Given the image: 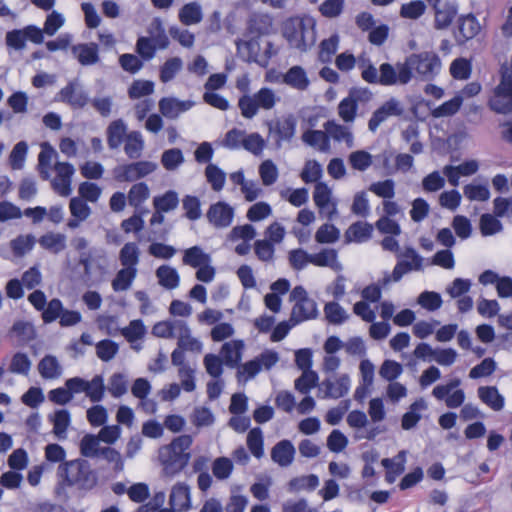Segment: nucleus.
<instances>
[{
  "mask_svg": "<svg viewBox=\"0 0 512 512\" xmlns=\"http://www.w3.org/2000/svg\"><path fill=\"white\" fill-rule=\"evenodd\" d=\"M65 449L56 443L45 447V459L51 463H60L57 476L61 487H76L79 490H90L96 485V473L85 459L64 461Z\"/></svg>",
  "mask_w": 512,
  "mask_h": 512,
  "instance_id": "nucleus-1",
  "label": "nucleus"
},
{
  "mask_svg": "<svg viewBox=\"0 0 512 512\" xmlns=\"http://www.w3.org/2000/svg\"><path fill=\"white\" fill-rule=\"evenodd\" d=\"M399 85H407L415 76L422 81L433 80L441 69L439 56L432 51L413 53L404 62H397Z\"/></svg>",
  "mask_w": 512,
  "mask_h": 512,
  "instance_id": "nucleus-2",
  "label": "nucleus"
},
{
  "mask_svg": "<svg viewBox=\"0 0 512 512\" xmlns=\"http://www.w3.org/2000/svg\"><path fill=\"white\" fill-rule=\"evenodd\" d=\"M192 443V437L184 434L174 438L160 449L161 463L167 475L175 476L186 468L191 458L189 450Z\"/></svg>",
  "mask_w": 512,
  "mask_h": 512,
  "instance_id": "nucleus-3",
  "label": "nucleus"
},
{
  "mask_svg": "<svg viewBox=\"0 0 512 512\" xmlns=\"http://www.w3.org/2000/svg\"><path fill=\"white\" fill-rule=\"evenodd\" d=\"M358 66L361 70L362 79L369 84H379L381 86L399 85L396 65L385 62L377 70L369 59H361Z\"/></svg>",
  "mask_w": 512,
  "mask_h": 512,
  "instance_id": "nucleus-4",
  "label": "nucleus"
},
{
  "mask_svg": "<svg viewBox=\"0 0 512 512\" xmlns=\"http://www.w3.org/2000/svg\"><path fill=\"white\" fill-rule=\"evenodd\" d=\"M276 101L275 92L268 87H262L253 96H241L238 100V107L244 118L251 119L258 113L259 109H272Z\"/></svg>",
  "mask_w": 512,
  "mask_h": 512,
  "instance_id": "nucleus-5",
  "label": "nucleus"
},
{
  "mask_svg": "<svg viewBox=\"0 0 512 512\" xmlns=\"http://www.w3.org/2000/svg\"><path fill=\"white\" fill-rule=\"evenodd\" d=\"M313 38V26H309L307 21L301 17H291L283 24V36L292 48L300 51H306L309 46L308 36Z\"/></svg>",
  "mask_w": 512,
  "mask_h": 512,
  "instance_id": "nucleus-6",
  "label": "nucleus"
},
{
  "mask_svg": "<svg viewBox=\"0 0 512 512\" xmlns=\"http://www.w3.org/2000/svg\"><path fill=\"white\" fill-rule=\"evenodd\" d=\"M290 297L295 301L292 308L291 320L300 323L315 319L318 315L316 302L308 297L307 291L302 286H296L291 291Z\"/></svg>",
  "mask_w": 512,
  "mask_h": 512,
  "instance_id": "nucleus-7",
  "label": "nucleus"
},
{
  "mask_svg": "<svg viewBox=\"0 0 512 512\" xmlns=\"http://www.w3.org/2000/svg\"><path fill=\"white\" fill-rule=\"evenodd\" d=\"M268 138L271 139L277 148H281L283 143L290 142L296 133L297 119L289 114L278 117L267 123Z\"/></svg>",
  "mask_w": 512,
  "mask_h": 512,
  "instance_id": "nucleus-8",
  "label": "nucleus"
},
{
  "mask_svg": "<svg viewBox=\"0 0 512 512\" xmlns=\"http://www.w3.org/2000/svg\"><path fill=\"white\" fill-rule=\"evenodd\" d=\"M404 113L401 102L391 97L378 107L368 121V128L371 132H376L378 127L391 116H401Z\"/></svg>",
  "mask_w": 512,
  "mask_h": 512,
  "instance_id": "nucleus-9",
  "label": "nucleus"
},
{
  "mask_svg": "<svg viewBox=\"0 0 512 512\" xmlns=\"http://www.w3.org/2000/svg\"><path fill=\"white\" fill-rule=\"evenodd\" d=\"M234 208L224 201L211 204L207 210L208 222L217 229L227 228L234 219Z\"/></svg>",
  "mask_w": 512,
  "mask_h": 512,
  "instance_id": "nucleus-10",
  "label": "nucleus"
},
{
  "mask_svg": "<svg viewBox=\"0 0 512 512\" xmlns=\"http://www.w3.org/2000/svg\"><path fill=\"white\" fill-rule=\"evenodd\" d=\"M156 168V164L150 161L124 164L118 169V179L127 182L137 181L154 172Z\"/></svg>",
  "mask_w": 512,
  "mask_h": 512,
  "instance_id": "nucleus-11",
  "label": "nucleus"
},
{
  "mask_svg": "<svg viewBox=\"0 0 512 512\" xmlns=\"http://www.w3.org/2000/svg\"><path fill=\"white\" fill-rule=\"evenodd\" d=\"M54 169L56 175L51 182L54 191L60 196H69L71 194V179L75 171L73 165L68 162H57Z\"/></svg>",
  "mask_w": 512,
  "mask_h": 512,
  "instance_id": "nucleus-12",
  "label": "nucleus"
},
{
  "mask_svg": "<svg viewBox=\"0 0 512 512\" xmlns=\"http://www.w3.org/2000/svg\"><path fill=\"white\" fill-rule=\"evenodd\" d=\"M169 505L177 512H187L191 509V492L188 484L178 482L172 487Z\"/></svg>",
  "mask_w": 512,
  "mask_h": 512,
  "instance_id": "nucleus-13",
  "label": "nucleus"
},
{
  "mask_svg": "<svg viewBox=\"0 0 512 512\" xmlns=\"http://www.w3.org/2000/svg\"><path fill=\"white\" fill-rule=\"evenodd\" d=\"M457 38L460 43H464L476 37L481 31V25L473 14L462 15L457 22Z\"/></svg>",
  "mask_w": 512,
  "mask_h": 512,
  "instance_id": "nucleus-14",
  "label": "nucleus"
},
{
  "mask_svg": "<svg viewBox=\"0 0 512 512\" xmlns=\"http://www.w3.org/2000/svg\"><path fill=\"white\" fill-rule=\"evenodd\" d=\"M407 453L401 450L393 458H384L381 460V465L385 468V480L387 483L392 484L396 481L405 471Z\"/></svg>",
  "mask_w": 512,
  "mask_h": 512,
  "instance_id": "nucleus-15",
  "label": "nucleus"
},
{
  "mask_svg": "<svg viewBox=\"0 0 512 512\" xmlns=\"http://www.w3.org/2000/svg\"><path fill=\"white\" fill-rule=\"evenodd\" d=\"M181 331L187 333V323L183 320L160 321L152 328V333L161 338H178Z\"/></svg>",
  "mask_w": 512,
  "mask_h": 512,
  "instance_id": "nucleus-16",
  "label": "nucleus"
},
{
  "mask_svg": "<svg viewBox=\"0 0 512 512\" xmlns=\"http://www.w3.org/2000/svg\"><path fill=\"white\" fill-rule=\"evenodd\" d=\"M434 10V28L436 30L447 29L453 22L458 13L457 6L446 2L439 5Z\"/></svg>",
  "mask_w": 512,
  "mask_h": 512,
  "instance_id": "nucleus-17",
  "label": "nucleus"
},
{
  "mask_svg": "<svg viewBox=\"0 0 512 512\" xmlns=\"http://www.w3.org/2000/svg\"><path fill=\"white\" fill-rule=\"evenodd\" d=\"M295 456V448L291 441L281 440L271 450V458L281 467L289 466Z\"/></svg>",
  "mask_w": 512,
  "mask_h": 512,
  "instance_id": "nucleus-18",
  "label": "nucleus"
},
{
  "mask_svg": "<svg viewBox=\"0 0 512 512\" xmlns=\"http://www.w3.org/2000/svg\"><path fill=\"white\" fill-rule=\"evenodd\" d=\"M65 386L71 392V396L76 393H85L92 402H96V376L90 381L74 377L66 381Z\"/></svg>",
  "mask_w": 512,
  "mask_h": 512,
  "instance_id": "nucleus-19",
  "label": "nucleus"
},
{
  "mask_svg": "<svg viewBox=\"0 0 512 512\" xmlns=\"http://www.w3.org/2000/svg\"><path fill=\"white\" fill-rule=\"evenodd\" d=\"M322 386L325 388V394L329 398L338 399L345 396L350 388V379L347 375H342L333 380L326 379Z\"/></svg>",
  "mask_w": 512,
  "mask_h": 512,
  "instance_id": "nucleus-20",
  "label": "nucleus"
},
{
  "mask_svg": "<svg viewBox=\"0 0 512 512\" xmlns=\"http://www.w3.org/2000/svg\"><path fill=\"white\" fill-rule=\"evenodd\" d=\"M479 399L494 411L504 408L505 399L495 386H481L478 388Z\"/></svg>",
  "mask_w": 512,
  "mask_h": 512,
  "instance_id": "nucleus-21",
  "label": "nucleus"
},
{
  "mask_svg": "<svg viewBox=\"0 0 512 512\" xmlns=\"http://www.w3.org/2000/svg\"><path fill=\"white\" fill-rule=\"evenodd\" d=\"M283 82L297 90H306L310 84L306 71L301 66H292L283 75Z\"/></svg>",
  "mask_w": 512,
  "mask_h": 512,
  "instance_id": "nucleus-22",
  "label": "nucleus"
},
{
  "mask_svg": "<svg viewBox=\"0 0 512 512\" xmlns=\"http://www.w3.org/2000/svg\"><path fill=\"white\" fill-rule=\"evenodd\" d=\"M243 347V342L240 340L224 343L221 348V358L225 365L231 368L237 367L242 358Z\"/></svg>",
  "mask_w": 512,
  "mask_h": 512,
  "instance_id": "nucleus-23",
  "label": "nucleus"
},
{
  "mask_svg": "<svg viewBox=\"0 0 512 512\" xmlns=\"http://www.w3.org/2000/svg\"><path fill=\"white\" fill-rule=\"evenodd\" d=\"M302 141L322 152H327L330 149L329 135L326 130L308 129L302 134Z\"/></svg>",
  "mask_w": 512,
  "mask_h": 512,
  "instance_id": "nucleus-24",
  "label": "nucleus"
},
{
  "mask_svg": "<svg viewBox=\"0 0 512 512\" xmlns=\"http://www.w3.org/2000/svg\"><path fill=\"white\" fill-rule=\"evenodd\" d=\"M329 135L336 142H345L348 147L353 146V134L346 126L336 123L334 120H328L323 125Z\"/></svg>",
  "mask_w": 512,
  "mask_h": 512,
  "instance_id": "nucleus-25",
  "label": "nucleus"
},
{
  "mask_svg": "<svg viewBox=\"0 0 512 512\" xmlns=\"http://www.w3.org/2000/svg\"><path fill=\"white\" fill-rule=\"evenodd\" d=\"M179 21L186 26L195 25L202 21L203 12L199 3L189 2L184 4L178 13Z\"/></svg>",
  "mask_w": 512,
  "mask_h": 512,
  "instance_id": "nucleus-26",
  "label": "nucleus"
},
{
  "mask_svg": "<svg viewBox=\"0 0 512 512\" xmlns=\"http://www.w3.org/2000/svg\"><path fill=\"white\" fill-rule=\"evenodd\" d=\"M373 225L368 222L357 221L350 225L346 231V238L349 241L363 243L368 241L373 233Z\"/></svg>",
  "mask_w": 512,
  "mask_h": 512,
  "instance_id": "nucleus-27",
  "label": "nucleus"
},
{
  "mask_svg": "<svg viewBox=\"0 0 512 512\" xmlns=\"http://www.w3.org/2000/svg\"><path fill=\"white\" fill-rule=\"evenodd\" d=\"M150 196V189L145 182H138L133 184L127 194L128 204L135 210H139L142 205L148 200Z\"/></svg>",
  "mask_w": 512,
  "mask_h": 512,
  "instance_id": "nucleus-28",
  "label": "nucleus"
},
{
  "mask_svg": "<svg viewBox=\"0 0 512 512\" xmlns=\"http://www.w3.org/2000/svg\"><path fill=\"white\" fill-rule=\"evenodd\" d=\"M70 212L73 219L68 221L70 228H77L81 221H84L90 214V208L84 199L74 197L70 200Z\"/></svg>",
  "mask_w": 512,
  "mask_h": 512,
  "instance_id": "nucleus-29",
  "label": "nucleus"
},
{
  "mask_svg": "<svg viewBox=\"0 0 512 512\" xmlns=\"http://www.w3.org/2000/svg\"><path fill=\"white\" fill-rule=\"evenodd\" d=\"M156 277L159 285L168 290H173L179 286L180 276L177 270L168 265H161L156 269Z\"/></svg>",
  "mask_w": 512,
  "mask_h": 512,
  "instance_id": "nucleus-30",
  "label": "nucleus"
},
{
  "mask_svg": "<svg viewBox=\"0 0 512 512\" xmlns=\"http://www.w3.org/2000/svg\"><path fill=\"white\" fill-rule=\"evenodd\" d=\"M338 254L335 249H322L320 252L310 254V264L317 267H330L334 270H338L340 265L337 261Z\"/></svg>",
  "mask_w": 512,
  "mask_h": 512,
  "instance_id": "nucleus-31",
  "label": "nucleus"
},
{
  "mask_svg": "<svg viewBox=\"0 0 512 512\" xmlns=\"http://www.w3.org/2000/svg\"><path fill=\"white\" fill-rule=\"evenodd\" d=\"M144 149V140L139 131H131L125 137L124 151L130 159L140 157Z\"/></svg>",
  "mask_w": 512,
  "mask_h": 512,
  "instance_id": "nucleus-32",
  "label": "nucleus"
},
{
  "mask_svg": "<svg viewBox=\"0 0 512 512\" xmlns=\"http://www.w3.org/2000/svg\"><path fill=\"white\" fill-rule=\"evenodd\" d=\"M137 275V268L123 267L120 269L112 280V288L114 291H126L130 288Z\"/></svg>",
  "mask_w": 512,
  "mask_h": 512,
  "instance_id": "nucleus-33",
  "label": "nucleus"
},
{
  "mask_svg": "<svg viewBox=\"0 0 512 512\" xmlns=\"http://www.w3.org/2000/svg\"><path fill=\"white\" fill-rule=\"evenodd\" d=\"M38 242L42 248L55 254L61 252L66 247V238L60 233H46L39 238Z\"/></svg>",
  "mask_w": 512,
  "mask_h": 512,
  "instance_id": "nucleus-34",
  "label": "nucleus"
},
{
  "mask_svg": "<svg viewBox=\"0 0 512 512\" xmlns=\"http://www.w3.org/2000/svg\"><path fill=\"white\" fill-rule=\"evenodd\" d=\"M183 263L193 268H198L204 264H209L210 256L199 246H192L184 251Z\"/></svg>",
  "mask_w": 512,
  "mask_h": 512,
  "instance_id": "nucleus-35",
  "label": "nucleus"
},
{
  "mask_svg": "<svg viewBox=\"0 0 512 512\" xmlns=\"http://www.w3.org/2000/svg\"><path fill=\"white\" fill-rule=\"evenodd\" d=\"M38 370L44 379H54L61 374L59 362L57 358L52 355H46L40 360Z\"/></svg>",
  "mask_w": 512,
  "mask_h": 512,
  "instance_id": "nucleus-36",
  "label": "nucleus"
},
{
  "mask_svg": "<svg viewBox=\"0 0 512 512\" xmlns=\"http://www.w3.org/2000/svg\"><path fill=\"white\" fill-rule=\"evenodd\" d=\"M126 137V126L122 120L113 121L107 129V141L111 148H118Z\"/></svg>",
  "mask_w": 512,
  "mask_h": 512,
  "instance_id": "nucleus-37",
  "label": "nucleus"
},
{
  "mask_svg": "<svg viewBox=\"0 0 512 512\" xmlns=\"http://www.w3.org/2000/svg\"><path fill=\"white\" fill-rule=\"evenodd\" d=\"M179 204L178 194L169 190L161 196H156L153 199V206L156 212H169L174 210Z\"/></svg>",
  "mask_w": 512,
  "mask_h": 512,
  "instance_id": "nucleus-38",
  "label": "nucleus"
},
{
  "mask_svg": "<svg viewBox=\"0 0 512 512\" xmlns=\"http://www.w3.org/2000/svg\"><path fill=\"white\" fill-rule=\"evenodd\" d=\"M426 8L422 0L410 1L401 5L399 15L403 19L417 20L425 14Z\"/></svg>",
  "mask_w": 512,
  "mask_h": 512,
  "instance_id": "nucleus-39",
  "label": "nucleus"
},
{
  "mask_svg": "<svg viewBox=\"0 0 512 512\" xmlns=\"http://www.w3.org/2000/svg\"><path fill=\"white\" fill-rule=\"evenodd\" d=\"M139 248L136 243L128 242L120 250L119 259L123 267H135L139 262Z\"/></svg>",
  "mask_w": 512,
  "mask_h": 512,
  "instance_id": "nucleus-40",
  "label": "nucleus"
},
{
  "mask_svg": "<svg viewBox=\"0 0 512 512\" xmlns=\"http://www.w3.org/2000/svg\"><path fill=\"white\" fill-rule=\"evenodd\" d=\"M358 110L357 99L351 96L342 99L338 105L339 117L346 123L353 122Z\"/></svg>",
  "mask_w": 512,
  "mask_h": 512,
  "instance_id": "nucleus-41",
  "label": "nucleus"
},
{
  "mask_svg": "<svg viewBox=\"0 0 512 512\" xmlns=\"http://www.w3.org/2000/svg\"><path fill=\"white\" fill-rule=\"evenodd\" d=\"M186 109L185 103L175 98H162L159 101V110L167 118H176L180 112Z\"/></svg>",
  "mask_w": 512,
  "mask_h": 512,
  "instance_id": "nucleus-42",
  "label": "nucleus"
},
{
  "mask_svg": "<svg viewBox=\"0 0 512 512\" xmlns=\"http://www.w3.org/2000/svg\"><path fill=\"white\" fill-rule=\"evenodd\" d=\"M324 314L327 321L334 325H340L348 319L346 311L338 302L335 301L325 304Z\"/></svg>",
  "mask_w": 512,
  "mask_h": 512,
  "instance_id": "nucleus-43",
  "label": "nucleus"
},
{
  "mask_svg": "<svg viewBox=\"0 0 512 512\" xmlns=\"http://www.w3.org/2000/svg\"><path fill=\"white\" fill-rule=\"evenodd\" d=\"M318 380L319 377L315 371H302L301 376L295 380L294 386L298 392L307 395L318 385Z\"/></svg>",
  "mask_w": 512,
  "mask_h": 512,
  "instance_id": "nucleus-44",
  "label": "nucleus"
},
{
  "mask_svg": "<svg viewBox=\"0 0 512 512\" xmlns=\"http://www.w3.org/2000/svg\"><path fill=\"white\" fill-rule=\"evenodd\" d=\"M212 473L217 480L228 479L234 469L233 462L228 457H218L212 462Z\"/></svg>",
  "mask_w": 512,
  "mask_h": 512,
  "instance_id": "nucleus-45",
  "label": "nucleus"
},
{
  "mask_svg": "<svg viewBox=\"0 0 512 512\" xmlns=\"http://www.w3.org/2000/svg\"><path fill=\"white\" fill-rule=\"evenodd\" d=\"M319 485V478L315 474L295 477L289 481V489L291 491H313Z\"/></svg>",
  "mask_w": 512,
  "mask_h": 512,
  "instance_id": "nucleus-46",
  "label": "nucleus"
},
{
  "mask_svg": "<svg viewBox=\"0 0 512 512\" xmlns=\"http://www.w3.org/2000/svg\"><path fill=\"white\" fill-rule=\"evenodd\" d=\"M339 45V38L337 35H332L328 39L321 41L319 45V60L322 63H328L337 52Z\"/></svg>",
  "mask_w": 512,
  "mask_h": 512,
  "instance_id": "nucleus-47",
  "label": "nucleus"
},
{
  "mask_svg": "<svg viewBox=\"0 0 512 512\" xmlns=\"http://www.w3.org/2000/svg\"><path fill=\"white\" fill-rule=\"evenodd\" d=\"M263 434L260 428H253L247 435V446L252 455L261 458L264 454Z\"/></svg>",
  "mask_w": 512,
  "mask_h": 512,
  "instance_id": "nucleus-48",
  "label": "nucleus"
},
{
  "mask_svg": "<svg viewBox=\"0 0 512 512\" xmlns=\"http://www.w3.org/2000/svg\"><path fill=\"white\" fill-rule=\"evenodd\" d=\"M92 45L91 47L86 44L73 46L72 53L82 65L96 63V44Z\"/></svg>",
  "mask_w": 512,
  "mask_h": 512,
  "instance_id": "nucleus-49",
  "label": "nucleus"
},
{
  "mask_svg": "<svg viewBox=\"0 0 512 512\" xmlns=\"http://www.w3.org/2000/svg\"><path fill=\"white\" fill-rule=\"evenodd\" d=\"M205 176L214 191L219 192L223 189L226 175L218 166L208 164L205 169Z\"/></svg>",
  "mask_w": 512,
  "mask_h": 512,
  "instance_id": "nucleus-50",
  "label": "nucleus"
},
{
  "mask_svg": "<svg viewBox=\"0 0 512 512\" xmlns=\"http://www.w3.org/2000/svg\"><path fill=\"white\" fill-rule=\"evenodd\" d=\"M98 458H103L109 464H111L112 469L115 472H120L123 470L124 462L121 454L114 448L98 446Z\"/></svg>",
  "mask_w": 512,
  "mask_h": 512,
  "instance_id": "nucleus-51",
  "label": "nucleus"
},
{
  "mask_svg": "<svg viewBox=\"0 0 512 512\" xmlns=\"http://www.w3.org/2000/svg\"><path fill=\"white\" fill-rule=\"evenodd\" d=\"M472 72L471 62L465 58H456L450 65V74L454 79L467 80Z\"/></svg>",
  "mask_w": 512,
  "mask_h": 512,
  "instance_id": "nucleus-52",
  "label": "nucleus"
},
{
  "mask_svg": "<svg viewBox=\"0 0 512 512\" xmlns=\"http://www.w3.org/2000/svg\"><path fill=\"white\" fill-rule=\"evenodd\" d=\"M184 162V156L179 148H171L165 150L161 156V163L163 167L172 171L178 168Z\"/></svg>",
  "mask_w": 512,
  "mask_h": 512,
  "instance_id": "nucleus-53",
  "label": "nucleus"
},
{
  "mask_svg": "<svg viewBox=\"0 0 512 512\" xmlns=\"http://www.w3.org/2000/svg\"><path fill=\"white\" fill-rule=\"evenodd\" d=\"M61 99L74 107H83L87 103V98L78 93L72 83H69L60 91Z\"/></svg>",
  "mask_w": 512,
  "mask_h": 512,
  "instance_id": "nucleus-54",
  "label": "nucleus"
},
{
  "mask_svg": "<svg viewBox=\"0 0 512 512\" xmlns=\"http://www.w3.org/2000/svg\"><path fill=\"white\" fill-rule=\"evenodd\" d=\"M422 408H424V403L422 400L415 401L411 404L410 410L404 413L402 416L401 426L404 430H410L417 425L421 419V415L417 411Z\"/></svg>",
  "mask_w": 512,
  "mask_h": 512,
  "instance_id": "nucleus-55",
  "label": "nucleus"
},
{
  "mask_svg": "<svg viewBox=\"0 0 512 512\" xmlns=\"http://www.w3.org/2000/svg\"><path fill=\"white\" fill-rule=\"evenodd\" d=\"M55 156V151L53 148L45 144L38 155V166L40 169V174L43 179L49 178V170L52 167V161Z\"/></svg>",
  "mask_w": 512,
  "mask_h": 512,
  "instance_id": "nucleus-56",
  "label": "nucleus"
},
{
  "mask_svg": "<svg viewBox=\"0 0 512 512\" xmlns=\"http://www.w3.org/2000/svg\"><path fill=\"white\" fill-rule=\"evenodd\" d=\"M497 218L495 214L488 213L480 217V231L483 236L494 235L502 230V223Z\"/></svg>",
  "mask_w": 512,
  "mask_h": 512,
  "instance_id": "nucleus-57",
  "label": "nucleus"
},
{
  "mask_svg": "<svg viewBox=\"0 0 512 512\" xmlns=\"http://www.w3.org/2000/svg\"><path fill=\"white\" fill-rule=\"evenodd\" d=\"M182 61L179 57H173L165 61L160 68V80L163 83L171 81L181 70Z\"/></svg>",
  "mask_w": 512,
  "mask_h": 512,
  "instance_id": "nucleus-58",
  "label": "nucleus"
},
{
  "mask_svg": "<svg viewBox=\"0 0 512 512\" xmlns=\"http://www.w3.org/2000/svg\"><path fill=\"white\" fill-rule=\"evenodd\" d=\"M339 230L333 224L321 225L315 234V240L320 244L334 243L339 239Z\"/></svg>",
  "mask_w": 512,
  "mask_h": 512,
  "instance_id": "nucleus-59",
  "label": "nucleus"
},
{
  "mask_svg": "<svg viewBox=\"0 0 512 512\" xmlns=\"http://www.w3.org/2000/svg\"><path fill=\"white\" fill-rule=\"evenodd\" d=\"M63 304L60 299L53 298L45 306L42 311V320L44 323H52L60 318L63 312Z\"/></svg>",
  "mask_w": 512,
  "mask_h": 512,
  "instance_id": "nucleus-60",
  "label": "nucleus"
},
{
  "mask_svg": "<svg viewBox=\"0 0 512 512\" xmlns=\"http://www.w3.org/2000/svg\"><path fill=\"white\" fill-rule=\"evenodd\" d=\"M182 205L187 219L195 221L201 217V203L198 197L186 195L182 200Z\"/></svg>",
  "mask_w": 512,
  "mask_h": 512,
  "instance_id": "nucleus-61",
  "label": "nucleus"
},
{
  "mask_svg": "<svg viewBox=\"0 0 512 512\" xmlns=\"http://www.w3.org/2000/svg\"><path fill=\"white\" fill-rule=\"evenodd\" d=\"M351 167L358 171H365L372 165V155L364 150H357L349 155Z\"/></svg>",
  "mask_w": 512,
  "mask_h": 512,
  "instance_id": "nucleus-62",
  "label": "nucleus"
},
{
  "mask_svg": "<svg viewBox=\"0 0 512 512\" xmlns=\"http://www.w3.org/2000/svg\"><path fill=\"white\" fill-rule=\"evenodd\" d=\"M322 176V167L316 160L306 161L300 177L305 183L317 182Z\"/></svg>",
  "mask_w": 512,
  "mask_h": 512,
  "instance_id": "nucleus-63",
  "label": "nucleus"
},
{
  "mask_svg": "<svg viewBox=\"0 0 512 512\" xmlns=\"http://www.w3.org/2000/svg\"><path fill=\"white\" fill-rule=\"evenodd\" d=\"M466 198L471 201H487L490 198V191L486 185L467 184L463 188Z\"/></svg>",
  "mask_w": 512,
  "mask_h": 512,
  "instance_id": "nucleus-64",
  "label": "nucleus"
}]
</instances>
